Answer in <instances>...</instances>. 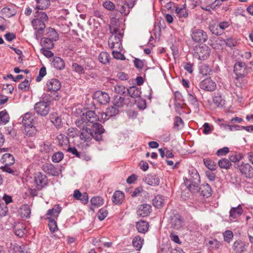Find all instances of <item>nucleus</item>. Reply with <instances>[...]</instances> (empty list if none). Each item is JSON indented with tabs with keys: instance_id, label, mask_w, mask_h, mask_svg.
<instances>
[{
	"instance_id": "13",
	"label": "nucleus",
	"mask_w": 253,
	"mask_h": 253,
	"mask_svg": "<svg viewBox=\"0 0 253 253\" xmlns=\"http://www.w3.org/2000/svg\"><path fill=\"white\" fill-rule=\"evenodd\" d=\"M47 90L51 92H57L61 88V84L59 81L56 79L48 80L46 83Z\"/></svg>"
},
{
	"instance_id": "37",
	"label": "nucleus",
	"mask_w": 253,
	"mask_h": 253,
	"mask_svg": "<svg viewBox=\"0 0 253 253\" xmlns=\"http://www.w3.org/2000/svg\"><path fill=\"white\" fill-rule=\"evenodd\" d=\"M61 211V208L59 205H55L52 209L47 211L46 216L49 217L48 216L52 215L54 217H57Z\"/></svg>"
},
{
	"instance_id": "59",
	"label": "nucleus",
	"mask_w": 253,
	"mask_h": 253,
	"mask_svg": "<svg viewBox=\"0 0 253 253\" xmlns=\"http://www.w3.org/2000/svg\"><path fill=\"white\" fill-rule=\"evenodd\" d=\"M51 122L57 128H60L62 126V120L59 117H53Z\"/></svg>"
},
{
	"instance_id": "22",
	"label": "nucleus",
	"mask_w": 253,
	"mask_h": 253,
	"mask_svg": "<svg viewBox=\"0 0 253 253\" xmlns=\"http://www.w3.org/2000/svg\"><path fill=\"white\" fill-rule=\"evenodd\" d=\"M118 113V109L114 106H111L107 109L105 113H102L99 115L101 116L102 120H105L106 119V117L107 116L109 117H113L115 116Z\"/></svg>"
},
{
	"instance_id": "61",
	"label": "nucleus",
	"mask_w": 253,
	"mask_h": 253,
	"mask_svg": "<svg viewBox=\"0 0 253 253\" xmlns=\"http://www.w3.org/2000/svg\"><path fill=\"white\" fill-rule=\"evenodd\" d=\"M135 103L137 104V107L140 109H144L146 108V101L145 100L140 98V97L137 98V100L135 101Z\"/></svg>"
},
{
	"instance_id": "12",
	"label": "nucleus",
	"mask_w": 253,
	"mask_h": 253,
	"mask_svg": "<svg viewBox=\"0 0 253 253\" xmlns=\"http://www.w3.org/2000/svg\"><path fill=\"white\" fill-rule=\"evenodd\" d=\"M200 87L205 91H213L216 87V83L210 79H206L200 82Z\"/></svg>"
},
{
	"instance_id": "6",
	"label": "nucleus",
	"mask_w": 253,
	"mask_h": 253,
	"mask_svg": "<svg viewBox=\"0 0 253 253\" xmlns=\"http://www.w3.org/2000/svg\"><path fill=\"white\" fill-rule=\"evenodd\" d=\"M103 126L99 123L94 124L90 129L92 138L99 141L102 139V134L104 132Z\"/></svg>"
},
{
	"instance_id": "16",
	"label": "nucleus",
	"mask_w": 253,
	"mask_h": 253,
	"mask_svg": "<svg viewBox=\"0 0 253 253\" xmlns=\"http://www.w3.org/2000/svg\"><path fill=\"white\" fill-rule=\"evenodd\" d=\"M246 65L241 62H236L234 66V72L240 78L243 77L246 73Z\"/></svg>"
},
{
	"instance_id": "4",
	"label": "nucleus",
	"mask_w": 253,
	"mask_h": 253,
	"mask_svg": "<svg viewBox=\"0 0 253 253\" xmlns=\"http://www.w3.org/2000/svg\"><path fill=\"white\" fill-rule=\"evenodd\" d=\"M34 110L39 115L45 116L49 113L50 106L47 102L40 101L35 104Z\"/></svg>"
},
{
	"instance_id": "20",
	"label": "nucleus",
	"mask_w": 253,
	"mask_h": 253,
	"mask_svg": "<svg viewBox=\"0 0 253 253\" xmlns=\"http://www.w3.org/2000/svg\"><path fill=\"white\" fill-rule=\"evenodd\" d=\"M35 117L31 112L26 113L22 117V123L24 126L35 125Z\"/></svg>"
},
{
	"instance_id": "26",
	"label": "nucleus",
	"mask_w": 253,
	"mask_h": 253,
	"mask_svg": "<svg viewBox=\"0 0 253 253\" xmlns=\"http://www.w3.org/2000/svg\"><path fill=\"white\" fill-rule=\"evenodd\" d=\"M149 223L144 220H140L136 223V227L138 232L145 233L148 230Z\"/></svg>"
},
{
	"instance_id": "30",
	"label": "nucleus",
	"mask_w": 253,
	"mask_h": 253,
	"mask_svg": "<svg viewBox=\"0 0 253 253\" xmlns=\"http://www.w3.org/2000/svg\"><path fill=\"white\" fill-rule=\"evenodd\" d=\"M125 198V195L123 192L121 191H116L112 197V201L115 204H120L122 203Z\"/></svg>"
},
{
	"instance_id": "14",
	"label": "nucleus",
	"mask_w": 253,
	"mask_h": 253,
	"mask_svg": "<svg viewBox=\"0 0 253 253\" xmlns=\"http://www.w3.org/2000/svg\"><path fill=\"white\" fill-rule=\"evenodd\" d=\"M240 171L246 177H253V168L249 164H242L238 166Z\"/></svg>"
},
{
	"instance_id": "24",
	"label": "nucleus",
	"mask_w": 253,
	"mask_h": 253,
	"mask_svg": "<svg viewBox=\"0 0 253 253\" xmlns=\"http://www.w3.org/2000/svg\"><path fill=\"white\" fill-rule=\"evenodd\" d=\"M81 131L80 137L82 140L84 142H89L92 138L90 128L85 127V128H83Z\"/></svg>"
},
{
	"instance_id": "44",
	"label": "nucleus",
	"mask_w": 253,
	"mask_h": 253,
	"mask_svg": "<svg viewBox=\"0 0 253 253\" xmlns=\"http://www.w3.org/2000/svg\"><path fill=\"white\" fill-rule=\"evenodd\" d=\"M218 164L221 169H230L232 165L230 161L228 159L225 158L220 160L218 162Z\"/></svg>"
},
{
	"instance_id": "34",
	"label": "nucleus",
	"mask_w": 253,
	"mask_h": 253,
	"mask_svg": "<svg viewBox=\"0 0 253 253\" xmlns=\"http://www.w3.org/2000/svg\"><path fill=\"white\" fill-rule=\"evenodd\" d=\"M98 60L103 64L106 65L110 63L111 57L106 52H101L98 55Z\"/></svg>"
},
{
	"instance_id": "51",
	"label": "nucleus",
	"mask_w": 253,
	"mask_h": 253,
	"mask_svg": "<svg viewBox=\"0 0 253 253\" xmlns=\"http://www.w3.org/2000/svg\"><path fill=\"white\" fill-rule=\"evenodd\" d=\"M153 204L155 207L161 208L164 206V200L161 196H158L153 199Z\"/></svg>"
},
{
	"instance_id": "32",
	"label": "nucleus",
	"mask_w": 253,
	"mask_h": 253,
	"mask_svg": "<svg viewBox=\"0 0 253 253\" xmlns=\"http://www.w3.org/2000/svg\"><path fill=\"white\" fill-rule=\"evenodd\" d=\"M44 35V37L53 41H56L58 39V34L54 29L51 28H48L46 30Z\"/></svg>"
},
{
	"instance_id": "50",
	"label": "nucleus",
	"mask_w": 253,
	"mask_h": 253,
	"mask_svg": "<svg viewBox=\"0 0 253 253\" xmlns=\"http://www.w3.org/2000/svg\"><path fill=\"white\" fill-rule=\"evenodd\" d=\"M204 164L205 166L211 170H214L216 169L217 166L216 164L211 159H204Z\"/></svg>"
},
{
	"instance_id": "9",
	"label": "nucleus",
	"mask_w": 253,
	"mask_h": 253,
	"mask_svg": "<svg viewBox=\"0 0 253 253\" xmlns=\"http://www.w3.org/2000/svg\"><path fill=\"white\" fill-rule=\"evenodd\" d=\"M45 22L40 21L38 19H33L32 21V25L35 30V35L37 39L41 37L42 36L44 29L45 28Z\"/></svg>"
},
{
	"instance_id": "53",
	"label": "nucleus",
	"mask_w": 253,
	"mask_h": 253,
	"mask_svg": "<svg viewBox=\"0 0 253 253\" xmlns=\"http://www.w3.org/2000/svg\"><path fill=\"white\" fill-rule=\"evenodd\" d=\"M64 157V154L62 152H58L55 153L52 157V161L54 163H59Z\"/></svg>"
},
{
	"instance_id": "10",
	"label": "nucleus",
	"mask_w": 253,
	"mask_h": 253,
	"mask_svg": "<svg viewBox=\"0 0 253 253\" xmlns=\"http://www.w3.org/2000/svg\"><path fill=\"white\" fill-rule=\"evenodd\" d=\"M83 120H86L87 123L91 124L97 123L98 121H101V118H100L99 115L97 114L94 111H88L85 113H83Z\"/></svg>"
},
{
	"instance_id": "57",
	"label": "nucleus",
	"mask_w": 253,
	"mask_h": 253,
	"mask_svg": "<svg viewBox=\"0 0 253 253\" xmlns=\"http://www.w3.org/2000/svg\"><path fill=\"white\" fill-rule=\"evenodd\" d=\"M224 240L227 242H230L233 237V232L230 230H227L223 233Z\"/></svg>"
},
{
	"instance_id": "15",
	"label": "nucleus",
	"mask_w": 253,
	"mask_h": 253,
	"mask_svg": "<svg viewBox=\"0 0 253 253\" xmlns=\"http://www.w3.org/2000/svg\"><path fill=\"white\" fill-rule=\"evenodd\" d=\"M94 98L101 104H106L110 101V97L108 93L97 91L94 94Z\"/></svg>"
},
{
	"instance_id": "38",
	"label": "nucleus",
	"mask_w": 253,
	"mask_h": 253,
	"mask_svg": "<svg viewBox=\"0 0 253 253\" xmlns=\"http://www.w3.org/2000/svg\"><path fill=\"white\" fill-rule=\"evenodd\" d=\"M37 5L36 6L37 9H45L50 5V2L49 0H35Z\"/></svg>"
},
{
	"instance_id": "52",
	"label": "nucleus",
	"mask_w": 253,
	"mask_h": 253,
	"mask_svg": "<svg viewBox=\"0 0 253 253\" xmlns=\"http://www.w3.org/2000/svg\"><path fill=\"white\" fill-rule=\"evenodd\" d=\"M24 131L27 135L32 136L36 133V129L34 125L24 126Z\"/></svg>"
},
{
	"instance_id": "43",
	"label": "nucleus",
	"mask_w": 253,
	"mask_h": 253,
	"mask_svg": "<svg viewBox=\"0 0 253 253\" xmlns=\"http://www.w3.org/2000/svg\"><path fill=\"white\" fill-rule=\"evenodd\" d=\"M199 72L203 76L210 75L212 72V70L210 66L207 64H203L200 66Z\"/></svg>"
},
{
	"instance_id": "1",
	"label": "nucleus",
	"mask_w": 253,
	"mask_h": 253,
	"mask_svg": "<svg viewBox=\"0 0 253 253\" xmlns=\"http://www.w3.org/2000/svg\"><path fill=\"white\" fill-rule=\"evenodd\" d=\"M189 176L184 179V184L191 192L198 191L200 182V177L197 170L193 167H190L188 170Z\"/></svg>"
},
{
	"instance_id": "33",
	"label": "nucleus",
	"mask_w": 253,
	"mask_h": 253,
	"mask_svg": "<svg viewBox=\"0 0 253 253\" xmlns=\"http://www.w3.org/2000/svg\"><path fill=\"white\" fill-rule=\"evenodd\" d=\"M53 42V41L45 37H43L41 39L40 43L41 46H42V48L51 49L54 45Z\"/></svg>"
},
{
	"instance_id": "39",
	"label": "nucleus",
	"mask_w": 253,
	"mask_h": 253,
	"mask_svg": "<svg viewBox=\"0 0 253 253\" xmlns=\"http://www.w3.org/2000/svg\"><path fill=\"white\" fill-rule=\"evenodd\" d=\"M20 213L22 217H29L31 214V209L29 206L27 204L22 205L20 208Z\"/></svg>"
},
{
	"instance_id": "40",
	"label": "nucleus",
	"mask_w": 253,
	"mask_h": 253,
	"mask_svg": "<svg viewBox=\"0 0 253 253\" xmlns=\"http://www.w3.org/2000/svg\"><path fill=\"white\" fill-rule=\"evenodd\" d=\"M233 248L236 252L240 253L246 250V245L242 241H236L233 244Z\"/></svg>"
},
{
	"instance_id": "45",
	"label": "nucleus",
	"mask_w": 253,
	"mask_h": 253,
	"mask_svg": "<svg viewBox=\"0 0 253 253\" xmlns=\"http://www.w3.org/2000/svg\"><path fill=\"white\" fill-rule=\"evenodd\" d=\"M9 120V117L6 110L0 112V125H5Z\"/></svg>"
},
{
	"instance_id": "35",
	"label": "nucleus",
	"mask_w": 253,
	"mask_h": 253,
	"mask_svg": "<svg viewBox=\"0 0 253 253\" xmlns=\"http://www.w3.org/2000/svg\"><path fill=\"white\" fill-rule=\"evenodd\" d=\"M15 235L18 237H23L26 232L25 226L22 223H18L14 227Z\"/></svg>"
},
{
	"instance_id": "54",
	"label": "nucleus",
	"mask_w": 253,
	"mask_h": 253,
	"mask_svg": "<svg viewBox=\"0 0 253 253\" xmlns=\"http://www.w3.org/2000/svg\"><path fill=\"white\" fill-rule=\"evenodd\" d=\"M108 211L105 208H101L98 213V218L100 220H103L107 216Z\"/></svg>"
},
{
	"instance_id": "60",
	"label": "nucleus",
	"mask_w": 253,
	"mask_h": 253,
	"mask_svg": "<svg viewBox=\"0 0 253 253\" xmlns=\"http://www.w3.org/2000/svg\"><path fill=\"white\" fill-rule=\"evenodd\" d=\"M115 92L120 94H124L126 93V87L122 85H116L114 88Z\"/></svg>"
},
{
	"instance_id": "41",
	"label": "nucleus",
	"mask_w": 253,
	"mask_h": 253,
	"mask_svg": "<svg viewBox=\"0 0 253 253\" xmlns=\"http://www.w3.org/2000/svg\"><path fill=\"white\" fill-rule=\"evenodd\" d=\"M175 13H176L177 16L179 18H187L188 16V12L187 9L185 6L183 7H178L175 9Z\"/></svg>"
},
{
	"instance_id": "46",
	"label": "nucleus",
	"mask_w": 253,
	"mask_h": 253,
	"mask_svg": "<svg viewBox=\"0 0 253 253\" xmlns=\"http://www.w3.org/2000/svg\"><path fill=\"white\" fill-rule=\"evenodd\" d=\"M72 68L73 71L79 74H83L84 73V69H86V67L82 66L77 63H73L72 65Z\"/></svg>"
},
{
	"instance_id": "11",
	"label": "nucleus",
	"mask_w": 253,
	"mask_h": 253,
	"mask_svg": "<svg viewBox=\"0 0 253 253\" xmlns=\"http://www.w3.org/2000/svg\"><path fill=\"white\" fill-rule=\"evenodd\" d=\"M123 38V35L121 32L115 36L112 35L108 40V45L111 48H120L122 45L121 41Z\"/></svg>"
},
{
	"instance_id": "8",
	"label": "nucleus",
	"mask_w": 253,
	"mask_h": 253,
	"mask_svg": "<svg viewBox=\"0 0 253 253\" xmlns=\"http://www.w3.org/2000/svg\"><path fill=\"white\" fill-rule=\"evenodd\" d=\"M47 181V177L40 172L35 173L34 182L37 190H40L46 185Z\"/></svg>"
},
{
	"instance_id": "42",
	"label": "nucleus",
	"mask_w": 253,
	"mask_h": 253,
	"mask_svg": "<svg viewBox=\"0 0 253 253\" xmlns=\"http://www.w3.org/2000/svg\"><path fill=\"white\" fill-rule=\"evenodd\" d=\"M213 104L218 107H222L224 103V100L220 94L217 93L212 99Z\"/></svg>"
},
{
	"instance_id": "5",
	"label": "nucleus",
	"mask_w": 253,
	"mask_h": 253,
	"mask_svg": "<svg viewBox=\"0 0 253 253\" xmlns=\"http://www.w3.org/2000/svg\"><path fill=\"white\" fill-rule=\"evenodd\" d=\"M191 38L195 42L204 43L207 41L208 36L207 33L203 30L199 29H194L192 30Z\"/></svg>"
},
{
	"instance_id": "23",
	"label": "nucleus",
	"mask_w": 253,
	"mask_h": 253,
	"mask_svg": "<svg viewBox=\"0 0 253 253\" xmlns=\"http://www.w3.org/2000/svg\"><path fill=\"white\" fill-rule=\"evenodd\" d=\"M204 197L208 198L211 195V189L208 184H202L198 187V191Z\"/></svg>"
},
{
	"instance_id": "58",
	"label": "nucleus",
	"mask_w": 253,
	"mask_h": 253,
	"mask_svg": "<svg viewBox=\"0 0 253 253\" xmlns=\"http://www.w3.org/2000/svg\"><path fill=\"white\" fill-rule=\"evenodd\" d=\"M76 124L77 126L82 129L83 128H85L87 126V122L86 120H83V115H82L81 119L76 121Z\"/></svg>"
},
{
	"instance_id": "25",
	"label": "nucleus",
	"mask_w": 253,
	"mask_h": 253,
	"mask_svg": "<svg viewBox=\"0 0 253 253\" xmlns=\"http://www.w3.org/2000/svg\"><path fill=\"white\" fill-rule=\"evenodd\" d=\"M90 203V210L94 211L95 208H98L103 204L104 200L100 197H93L91 199Z\"/></svg>"
},
{
	"instance_id": "28",
	"label": "nucleus",
	"mask_w": 253,
	"mask_h": 253,
	"mask_svg": "<svg viewBox=\"0 0 253 253\" xmlns=\"http://www.w3.org/2000/svg\"><path fill=\"white\" fill-rule=\"evenodd\" d=\"M243 209L239 205L237 207L232 208L229 211L230 217L235 219L239 217L243 213Z\"/></svg>"
},
{
	"instance_id": "31",
	"label": "nucleus",
	"mask_w": 253,
	"mask_h": 253,
	"mask_svg": "<svg viewBox=\"0 0 253 253\" xmlns=\"http://www.w3.org/2000/svg\"><path fill=\"white\" fill-rule=\"evenodd\" d=\"M1 161L2 163L4 164L5 165L11 166L14 164L15 162V159L14 157L9 153H6L3 155Z\"/></svg>"
},
{
	"instance_id": "49",
	"label": "nucleus",
	"mask_w": 253,
	"mask_h": 253,
	"mask_svg": "<svg viewBox=\"0 0 253 253\" xmlns=\"http://www.w3.org/2000/svg\"><path fill=\"white\" fill-rule=\"evenodd\" d=\"M184 126V122L179 116H176L174 118L173 128L176 130H179L182 128Z\"/></svg>"
},
{
	"instance_id": "19",
	"label": "nucleus",
	"mask_w": 253,
	"mask_h": 253,
	"mask_svg": "<svg viewBox=\"0 0 253 253\" xmlns=\"http://www.w3.org/2000/svg\"><path fill=\"white\" fill-rule=\"evenodd\" d=\"M113 102L116 107H122L125 105L127 106L130 103V100L129 98L125 99L124 97L117 95L115 96Z\"/></svg>"
},
{
	"instance_id": "2",
	"label": "nucleus",
	"mask_w": 253,
	"mask_h": 253,
	"mask_svg": "<svg viewBox=\"0 0 253 253\" xmlns=\"http://www.w3.org/2000/svg\"><path fill=\"white\" fill-rule=\"evenodd\" d=\"M211 49L206 45H196L194 48L193 56L201 60L208 58L211 54Z\"/></svg>"
},
{
	"instance_id": "29",
	"label": "nucleus",
	"mask_w": 253,
	"mask_h": 253,
	"mask_svg": "<svg viewBox=\"0 0 253 253\" xmlns=\"http://www.w3.org/2000/svg\"><path fill=\"white\" fill-rule=\"evenodd\" d=\"M144 239L139 236H135L132 241L133 247L137 250L140 251L144 244Z\"/></svg>"
},
{
	"instance_id": "55",
	"label": "nucleus",
	"mask_w": 253,
	"mask_h": 253,
	"mask_svg": "<svg viewBox=\"0 0 253 253\" xmlns=\"http://www.w3.org/2000/svg\"><path fill=\"white\" fill-rule=\"evenodd\" d=\"M29 86V81L27 80H25L19 84L18 87L21 90L26 91L28 90Z\"/></svg>"
},
{
	"instance_id": "17",
	"label": "nucleus",
	"mask_w": 253,
	"mask_h": 253,
	"mask_svg": "<svg viewBox=\"0 0 253 253\" xmlns=\"http://www.w3.org/2000/svg\"><path fill=\"white\" fill-rule=\"evenodd\" d=\"M152 211V207L149 204H143L138 207L137 214L138 216L146 217L149 215Z\"/></svg>"
},
{
	"instance_id": "27",
	"label": "nucleus",
	"mask_w": 253,
	"mask_h": 253,
	"mask_svg": "<svg viewBox=\"0 0 253 253\" xmlns=\"http://www.w3.org/2000/svg\"><path fill=\"white\" fill-rule=\"evenodd\" d=\"M127 93L132 98H138L140 97V89L136 86H132L127 89Z\"/></svg>"
},
{
	"instance_id": "62",
	"label": "nucleus",
	"mask_w": 253,
	"mask_h": 253,
	"mask_svg": "<svg viewBox=\"0 0 253 253\" xmlns=\"http://www.w3.org/2000/svg\"><path fill=\"white\" fill-rule=\"evenodd\" d=\"M46 71L45 67H42L39 71V76L36 78V81L37 82H40L42 78L46 75Z\"/></svg>"
},
{
	"instance_id": "56",
	"label": "nucleus",
	"mask_w": 253,
	"mask_h": 253,
	"mask_svg": "<svg viewBox=\"0 0 253 253\" xmlns=\"http://www.w3.org/2000/svg\"><path fill=\"white\" fill-rule=\"evenodd\" d=\"M8 212V208L3 203H0V217L5 216Z\"/></svg>"
},
{
	"instance_id": "7",
	"label": "nucleus",
	"mask_w": 253,
	"mask_h": 253,
	"mask_svg": "<svg viewBox=\"0 0 253 253\" xmlns=\"http://www.w3.org/2000/svg\"><path fill=\"white\" fill-rule=\"evenodd\" d=\"M169 224L170 227L175 230H179L184 225L183 218L179 214L176 213L170 217Z\"/></svg>"
},
{
	"instance_id": "47",
	"label": "nucleus",
	"mask_w": 253,
	"mask_h": 253,
	"mask_svg": "<svg viewBox=\"0 0 253 253\" xmlns=\"http://www.w3.org/2000/svg\"><path fill=\"white\" fill-rule=\"evenodd\" d=\"M46 218L48 220V226L50 231L53 233L58 230L57 223L55 220L50 217H46Z\"/></svg>"
},
{
	"instance_id": "21",
	"label": "nucleus",
	"mask_w": 253,
	"mask_h": 253,
	"mask_svg": "<svg viewBox=\"0 0 253 253\" xmlns=\"http://www.w3.org/2000/svg\"><path fill=\"white\" fill-rule=\"evenodd\" d=\"M42 169L46 173L52 176H56L59 174L58 171L51 164H44L42 166Z\"/></svg>"
},
{
	"instance_id": "3",
	"label": "nucleus",
	"mask_w": 253,
	"mask_h": 253,
	"mask_svg": "<svg viewBox=\"0 0 253 253\" xmlns=\"http://www.w3.org/2000/svg\"><path fill=\"white\" fill-rule=\"evenodd\" d=\"M231 25L230 21H222L217 24H211L209 26V29L212 34L216 36L221 35L224 31Z\"/></svg>"
},
{
	"instance_id": "18",
	"label": "nucleus",
	"mask_w": 253,
	"mask_h": 253,
	"mask_svg": "<svg viewBox=\"0 0 253 253\" xmlns=\"http://www.w3.org/2000/svg\"><path fill=\"white\" fill-rule=\"evenodd\" d=\"M143 181L148 185L157 186L159 184L160 179L157 175L150 174L143 178Z\"/></svg>"
},
{
	"instance_id": "64",
	"label": "nucleus",
	"mask_w": 253,
	"mask_h": 253,
	"mask_svg": "<svg viewBox=\"0 0 253 253\" xmlns=\"http://www.w3.org/2000/svg\"><path fill=\"white\" fill-rule=\"evenodd\" d=\"M112 54H113L114 58H115L117 59H120V60H124L126 59V57L124 56V55L122 53H121L119 51L114 50L112 52Z\"/></svg>"
},
{
	"instance_id": "48",
	"label": "nucleus",
	"mask_w": 253,
	"mask_h": 253,
	"mask_svg": "<svg viewBox=\"0 0 253 253\" xmlns=\"http://www.w3.org/2000/svg\"><path fill=\"white\" fill-rule=\"evenodd\" d=\"M34 16L36 18L34 19H38L40 20V21H42L44 22L47 21L48 19L46 14L45 12L42 11H37L36 12H35Z\"/></svg>"
},
{
	"instance_id": "36",
	"label": "nucleus",
	"mask_w": 253,
	"mask_h": 253,
	"mask_svg": "<svg viewBox=\"0 0 253 253\" xmlns=\"http://www.w3.org/2000/svg\"><path fill=\"white\" fill-rule=\"evenodd\" d=\"M52 64L54 67L57 70L63 69L65 66L63 60L59 57H55L52 62Z\"/></svg>"
},
{
	"instance_id": "63",
	"label": "nucleus",
	"mask_w": 253,
	"mask_h": 253,
	"mask_svg": "<svg viewBox=\"0 0 253 253\" xmlns=\"http://www.w3.org/2000/svg\"><path fill=\"white\" fill-rule=\"evenodd\" d=\"M103 6L107 9L109 10H113L115 8L114 4L109 0H106L104 1L103 3Z\"/></svg>"
}]
</instances>
